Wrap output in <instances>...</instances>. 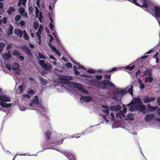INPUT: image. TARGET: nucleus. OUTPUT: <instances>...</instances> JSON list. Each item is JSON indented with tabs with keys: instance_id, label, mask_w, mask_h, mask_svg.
I'll use <instances>...</instances> for the list:
<instances>
[{
	"instance_id": "1",
	"label": "nucleus",
	"mask_w": 160,
	"mask_h": 160,
	"mask_svg": "<svg viewBox=\"0 0 160 160\" xmlns=\"http://www.w3.org/2000/svg\"><path fill=\"white\" fill-rule=\"evenodd\" d=\"M111 75H107L104 77V78L108 80H104L103 82H101L96 80H92L88 81V84L90 85L94 86L96 87L101 89L108 88L107 86H108L114 88L115 86L109 80L111 79Z\"/></svg>"
},
{
	"instance_id": "2",
	"label": "nucleus",
	"mask_w": 160,
	"mask_h": 160,
	"mask_svg": "<svg viewBox=\"0 0 160 160\" xmlns=\"http://www.w3.org/2000/svg\"><path fill=\"white\" fill-rule=\"evenodd\" d=\"M126 93V91L125 90L117 89L113 93L114 99L116 100H120L122 95Z\"/></svg>"
},
{
	"instance_id": "3",
	"label": "nucleus",
	"mask_w": 160,
	"mask_h": 160,
	"mask_svg": "<svg viewBox=\"0 0 160 160\" xmlns=\"http://www.w3.org/2000/svg\"><path fill=\"white\" fill-rule=\"evenodd\" d=\"M45 60H40L38 61V63L42 68L48 72L51 71L52 66L48 62L45 63Z\"/></svg>"
},
{
	"instance_id": "4",
	"label": "nucleus",
	"mask_w": 160,
	"mask_h": 160,
	"mask_svg": "<svg viewBox=\"0 0 160 160\" xmlns=\"http://www.w3.org/2000/svg\"><path fill=\"white\" fill-rule=\"evenodd\" d=\"M134 108L137 111L144 113L145 110L146 109V107L145 105L141 104L136 105Z\"/></svg>"
},
{
	"instance_id": "5",
	"label": "nucleus",
	"mask_w": 160,
	"mask_h": 160,
	"mask_svg": "<svg viewBox=\"0 0 160 160\" xmlns=\"http://www.w3.org/2000/svg\"><path fill=\"white\" fill-rule=\"evenodd\" d=\"M154 8V12L152 14L157 18L160 17V7L159 6H155Z\"/></svg>"
},
{
	"instance_id": "6",
	"label": "nucleus",
	"mask_w": 160,
	"mask_h": 160,
	"mask_svg": "<svg viewBox=\"0 0 160 160\" xmlns=\"http://www.w3.org/2000/svg\"><path fill=\"white\" fill-rule=\"evenodd\" d=\"M62 153L64 154L69 160H75V158L74 156L67 151H63L62 152Z\"/></svg>"
},
{
	"instance_id": "7",
	"label": "nucleus",
	"mask_w": 160,
	"mask_h": 160,
	"mask_svg": "<svg viewBox=\"0 0 160 160\" xmlns=\"http://www.w3.org/2000/svg\"><path fill=\"white\" fill-rule=\"evenodd\" d=\"M155 99L154 97H151L146 96L144 97L143 99V101L145 103H147L153 101Z\"/></svg>"
},
{
	"instance_id": "8",
	"label": "nucleus",
	"mask_w": 160,
	"mask_h": 160,
	"mask_svg": "<svg viewBox=\"0 0 160 160\" xmlns=\"http://www.w3.org/2000/svg\"><path fill=\"white\" fill-rule=\"evenodd\" d=\"M21 49L25 52L28 56H32V55L31 51L27 46H23L22 47Z\"/></svg>"
},
{
	"instance_id": "9",
	"label": "nucleus",
	"mask_w": 160,
	"mask_h": 160,
	"mask_svg": "<svg viewBox=\"0 0 160 160\" xmlns=\"http://www.w3.org/2000/svg\"><path fill=\"white\" fill-rule=\"evenodd\" d=\"M14 32L15 34L20 38H22L23 35V33L22 32V31L21 29L16 28L14 29Z\"/></svg>"
},
{
	"instance_id": "10",
	"label": "nucleus",
	"mask_w": 160,
	"mask_h": 160,
	"mask_svg": "<svg viewBox=\"0 0 160 160\" xmlns=\"http://www.w3.org/2000/svg\"><path fill=\"white\" fill-rule=\"evenodd\" d=\"M3 57L5 60H9L12 57V56L11 54V51L10 50H9L7 53H5L3 55Z\"/></svg>"
},
{
	"instance_id": "11",
	"label": "nucleus",
	"mask_w": 160,
	"mask_h": 160,
	"mask_svg": "<svg viewBox=\"0 0 160 160\" xmlns=\"http://www.w3.org/2000/svg\"><path fill=\"white\" fill-rule=\"evenodd\" d=\"M82 98L84 102H90L92 99V97L90 96L82 97Z\"/></svg>"
},
{
	"instance_id": "12",
	"label": "nucleus",
	"mask_w": 160,
	"mask_h": 160,
	"mask_svg": "<svg viewBox=\"0 0 160 160\" xmlns=\"http://www.w3.org/2000/svg\"><path fill=\"white\" fill-rule=\"evenodd\" d=\"M154 117V115L152 114L147 115L145 117V120L146 122H148V121H151L153 119Z\"/></svg>"
},
{
	"instance_id": "13",
	"label": "nucleus",
	"mask_w": 160,
	"mask_h": 160,
	"mask_svg": "<svg viewBox=\"0 0 160 160\" xmlns=\"http://www.w3.org/2000/svg\"><path fill=\"white\" fill-rule=\"evenodd\" d=\"M51 135V131L48 130L44 133V136L47 140H49Z\"/></svg>"
},
{
	"instance_id": "14",
	"label": "nucleus",
	"mask_w": 160,
	"mask_h": 160,
	"mask_svg": "<svg viewBox=\"0 0 160 160\" xmlns=\"http://www.w3.org/2000/svg\"><path fill=\"white\" fill-rule=\"evenodd\" d=\"M143 76L148 75L151 76L152 75V69L148 68L143 72Z\"/></svg>"
},
{
	"instance_id": "15",
	"label": "nucleus",
	"mask_w": 160,
	"mask_h": 160,
	"mask_svg": "<svg viewBox=\"0 0 160 160\" xmlns=\"http://www.w3.org/2000/svg\"><path fill=\"white\" fill-rule=\"evenodd\" d=\"M147 106L148 110L150 112H153L157 109V108H158V106H151L149 104H148Z\"/></svg>"
},
{
	"instance_id": "16",
	"label": "nucleus",
	"mask_w": 160,
	"mask_h": 160,
	"mask_svg": "<svg viewBox=\"0 0 160 160\" xmlns=\"http://www.w3.org/2000/svg\"><path fill=\"white\" fill-rule=\"evenodd\" d=\"M63 140H60L59 141H56L55 142H48L47 143V144L50 146L51 144L54 143L55 144L60 145L62 143Z\"/></svg>"
},
{
	"instance_id": "17",
	"label": "nucleus",
	"mask_w": 160,
	"mask_h": 160,
	"mask_svg": "<svg viewBox=\"0 0 160 160\" xmlns=\"http://www.w3.org/2000/svg\"><path fill=\"white\" fill-rule=\"evenodd\" d=\"M15 11V8L12 6H10L8 10L7 11L9 15H11L12 13L14 12Z\"/></svg>"
},
{
	"instance_id": "18",
	"label": "nucleus",
	"mask_w": 160,
	"mask_h": 160,
	"mask_svg": "<svg viewBox=\"0 0 160 160\" xmlns=\"http://www.w3.org/2000/svg\"><path fill=\"white\" fill-rule=\"evenodd\" d=\"M13 28L12 26V25H10L8 29V31L7 32V34L8 35H12L13 34Z\"/></svg>"
},
{
	"instance_id": "19",
	"label": "nucleus",
	"mask_w": 160,
	"mask_h": 160,
	"mask_svg": "<svg viewBox=\"0 0 160 160\" xmlns=\"http://www.w3.org/2000/svg\"><path fill=\"white\" fill-rule=\"evenodd\" d=\"M134 119L133 115L132 113H129L127 115V117L125 118V120H133Z\"/></svg>"
},
{
	"instance_id": "20",
	"label": "nucleus",
	"mask_w": 160,
	"mask_h": 160,
	"mask_svg": "<svg viewBox=\"0 0 160 160\" xmlns=\"http://www.w3.org/2000/svg\"><path fill=\"white\" fill-rule=\"evenodd\" d=\"M32 102L33 103H34L36 105L39 104V99L37 96L36 95L34 96V98L33 99Z\"/></svg>"
},
{
	"instance_id": "21",
	"label": "nucleus",
	"mask_w": 160,
	"mask_h": 160,
	"mask_svg": "<svg viewBox=\"0 0 160 160\" xmlns=\"http://www.w3.org/2000/svg\"><path fill=\"white\" fill-rule=\"evenodd\" d=\"M153 80V78L150 76V77H146L145 79V82H149L151 83Z\"/></svg>"
},
{
	"instance_id": "22",
	"label": "nucleus",
	"mask_w": 160,
	"mask_h": 160,
	"mask_svg": "<svg viewBox=\"0 0 160 160\" xmlns=\"http://www.w3.org/2000/svg\"><path fill=\"white\" fill-rule=\"evenodd\" d=\"M125 115L121 111H119V112L117 113L116 115L117 118L118 117L121 118L122 116H124Z\"/></svg>"
},
{
	"instance_id": "23",
	"label": "nucleus",
	"mask_w": 160,
	"mask_h": 160,
	"mask_svg": "<svg viewBox=\"0 0 160 160\" xmlns=\"http://www.w3.org/2000/svg\"><path fill=\"white\" fill-rule=\"evenodd\" d=\"M133 102L135 104H137V105L140 104L142 103V102L139 98H135L134 99Z\"/></svg>"
},
{
	"instance_id": "24",
	"label": "nucleus",
	"mask_w": 160,
	"mask_h": 160,
	"mask_svg": "<svg viewBox=\"0 0 160 160\" xmlns=\"http://www.w3.org/2000/svg\"><path fill=\"white\" fill-rule=\"evenodd\" d=\"M27 0H19L18 4V5L19 7H20L22 4L23 5H24L26 2Z\"/></svg>"
},
{
	"instance_id": "25",
	"label": "nucleus",
	"mask_w": 160,
	"mask_h": 160,
	"mask_svg": "<svg viewBox=\"0 0 160 160\" xmlns=\"http://www.w3.org/2000/svg\"><path fill=\"white\" fill-rule=\"evenodd\" d=\"M133 87L132 86H131L127 88L128 92L132 95L133 94Z\"/></svg>"
},
{
	"instance_id": "26",
	"label": "nucleus",
	"mask_w": 160,
	"mask_h": 160,
	"mask_svg": "<svg viewBox=\"0 0 160 160\" xmlns=\"http://www.w3.org/2000/svg\"><path fill=\"white\" fill-rule=\"evenodd\" d=\"M40 80L42 85L46 86L48 82L46 79H44L42 77H41Z\"/></svg>"
},
{
	"instance_id": "27",
	"label": "nucleus",
	"mask_w": 160,
	"mask_h": 160,
	"mask_svg": "<svg viewBox=\"0 0 160 160\" xmlns=\"http://www.w3.org/2000/svg\"><path fill=\"white\" fill-rule=\"evenodd\" d=\"M5 46V44L3 42L0 43V53L2 52L4 47Z\"/></svg>"
},
{
	"instance_id": "28",
	"label": "nucleus",
	"mask_w": 160,
	"mask_h": 160,
	"mask_svg": "<svg viewBox=\"0 0 160 160\" xmlns=\"http://www.w3.org/2000/svg\"><path fill=\"white\" fill-rule=\"evenodd\" d=\"M148 1H145L143 2V3L142 5H140L139 4V5L138 6L141 8H142V7H144L146 8L147 9L148 8V5L147 3Z\"/></svg>"
},
{
	"instance_id": "29",
	"label": "nucleus",
	"mask_w": 160,
	"mask_h": 160,
	"mask_svg": "<svg viewBox=\"0 0 160 160\" xmlns=\"http://www.w3.org/2000/svg\"><path fill=\"white\" fill-rule=\"evenodd\" d=\"M117 70V68L116 67L112 68L111 70H107L105 72L106 73H111V74L112 73V72L116 71Z\"/></svg>"
},
{
	"instance_id": "30",
	"label": "nucleus",
	"mask_w": 160,
	"mask_h": 160,
	"mask_svg": "<svg viewBox=\"0 0 160 160\" xmlns=\"http://www.w3.org/2000/svg\"><path fill=\"white\" fill-rule=\"evenodd\" d=\"M38 54L39 57V59H42L44 60H46V57L42 53L39 52L38 53Z\"/></svg>"
},
{
	"instance_id": "31",
	"label": "nucleus",
	"mask_w": 160,
	"mask_h": 160,
	"mask_svg": "<svg viewBox=\"0 0 160 160\" xmlns=\"http://www.w3.org/2000/svg\"><path fill=\"white\" fill-rule=\"evenodd\" d=\"M40 12L39 10L38 9V8L37 6L35 7V16L36 17V18H38L40 14Z\"/></svg>"
},
{
	"instance_id": "32",
	"label": "nucleus",
	"mask_w": 160,
	"mask_h": 160,
	"mask_svg": "<svg viewBox=\"0 0 160 160\" xmlns=\"http://www.w3.org/2000/svg\"><path fill=\"white\" fill-rule=\"evenodd\" d=\"M135 68L134 65H132L131 66H128L125 67V68L126 69L128 70L129 71H131Z\"/></svg>"
},
{
	"instance_id": "33",
	"label": "nucleus",
	"mask_w": 160,
	"mask_h": 160,
	"mask_svg": "<svg viewBox=\"0 0 160 160\" xmlns=\"http://www.w3.org/2000/svg\"><path fill=\"white\" fill-rule=\"evenodd\" d=\"M0 10L2 12H5L4 9L3 8V3L2 2H0Z\"/></svg>"
},
{
	"instance_id": "34",
	"label": "nucleus",
	"mask_w": 160,
	"mask_h": 160,
	"mask_svg": "<svg viewBox=\"0 0 160 160\" xmlns=\"http://www.w3.org/2000/svg\"><path fill=\"white\" fill-rule=\"evenodd\" d=\"M128 1L132 2L133 3L136 5L137 6H139V4L138 3L136 0H128Z\"/></svg>"
},
{
	"instance_id": "35",
	"label": "nucleus",
	"mask_w": 160,
	"mask_h": 160,
	"mask_svg": "<svg viewBox=\"0 0 160 160\" xmlns=\"http://www.w3.org/2000/svg\"><path fill=\"white\" fill-rule=\"evenodd\" d=\"M18 12L20 14H22L24 12L25 10L23 8H20L18 9Z\"/></svg>"
},
{
	"instance_id": "36",
	"label": "nucleus",
	"mask_w": 160,
	"mask_h": 160,
	"mask_svg": "<svg viewBox=\"0 0 160 160\" xmlns=\"http://www.w3.org/2000/svg\"><path fill=\"white\" fill-rule=\"evenodd\" d=\"M21 17L19 15H17L15 18L14 20L16 22H18L20 20Z\"/></svg>"
},
{
	"instance_id": "37",
	"label": "nucleus",
	"mask_w": 160,
	"mask_h": 160,
	"mask_svg": "<svg viewBox=\"0 0 160 160\" xmlns=\"http://www.w3.org/2000/svg\"><path fill=\"white\" fill-rule=\"evenodd\" d=\"M39 24L38 23L34 22L33 23V28L35 30H37Z\"/></svg>"
},
{
	"instance_id": "38",
	"label": "nucleus",
	"mask_w": 160,
	"mask_h": 160,
	"mask_svg": "<svg viewBox=\"0 0 160 160\" xmlns=\"http://www.w3.org/2000/svg\"><path fill=\"white\" fill-rule=\"evenodd\" d=\"M111 107V108H115V109L119 110V109H121V106L119 105H118L116 106H112V107Z\"/></svg>"
},
{
	"instance_id": "39",
	"label": "nucleus",
	"mask_w": 160,
	"mask_h": 160,
	"mask_svg": "<svg viewBox=\"0 0 160 160\" xmlns=\"http://www.w3.org/2000/svg\"><path fill=\"white\" fill-rule=\"evenodd\" d=\"M28 93L31 95L35 94V92L33 90L31 89L28 90Z\"/></svg>"
},
{
	"instance_id": "40",
	"label": "nucleus",
	"mask_w": 160,
	"mask_h": 160,
	"mask_svg": "<svg viewBox=\"0 0 160 160\" xmlns=\"http://www.w3.org/2000/svg\"><path fill=\"white\" fill-rule=\"evenodd\" d=\"M42 18H43V16L42 15V12H40V14L39 15V17L38 19L41 23L42 22Z\"/></svg>"
},
{
	"instance_id": "41",
	"label": "nucleus",
	"mask_w": 160,
	"mask_h": 160,
	"mask_svg": "<svg viewBox=\"0 0 160 160\" xmlns=\"http://www.w3.org/2000/svg\"><path fill=\"white\" fill-rule=\"evenodd\" d=\"M88 73H93L95 72V71L94 70L92 69H88L87 71Z\"/></svg>"
},
{
	"instance_id": "42",
	"label": "nucleus",
	"mask_w": 160,
	"mask_h": 160,
	"mask_svg": "<svg viewBox=\"0 0 160 160\" xmlns=\"http://www.w3.org/2000/svg\"><path fill=\"white\" fill-rule=\"evenodd\" d=\"M7 18L5 17L2 19V22L4 24H5L7 23Z\"/></svg>"
},
{
	"instance_id": "43",
	"label": "nucleus",
	"mask_w": 160,
	"mask_h": 160,
	"mask_svg": "<svg viewBox=\"0 0 160 160\" xmlns=\"http://www.w3.org/2000/svg\"><path fill=\"white\" fill-rule=\"evenodd\" d=\"M23 38H24L25 40H27L29 39V36L27 33L24 34Z\"/></svg>"
},
{
	"instance_id": "44",
	"label": "nucleus",
	"mask_w": 160,
	"mask_h": 160,
	"mask_svg": "<svg viewBox=\"0 0 160 160\" xmlns=\"http://www.w3.org/2000/svg\"><path fill=\"white\" fill-rule=\"evenodd\" d=\"M77 87L79 89L80 91H81L82 90H83V87L80 84H78L77 85Z\"/></svg>"
},
{
	"instance_id": "45",
	"label": "nucleus",
	"mask_w": 160,
	"mask_h": 160,
	"mask_svg": "<svg viewBox=\"0 0 160 160\" xmlns=\"http://www.w3.org/2000/svg\"><path fill=\"white\" fill-rule=\"evenodd\" d=\"M43 30V28L42 25H40L38 32H40V33H41V32Z\"/></svg>"
},
{
	"instance_id": "46",
	"label": "nucleus",
	"mask_w": 160,
	"mask_h": 160,
	"mask_svg": "<svg viewBox=\"0 0 160 160\" xmlns=\"http://www.w3.org/2000/svg\"><path fill=\"white\" fill-rule=\"evenodd\" d=\"M141 73V70L140 69H138L135 73V76L137 78L138 77V75L140 74Z\"/></svg>"
},
{
	"instance_id": "47",
	"label": "nucleus",
	"mask_w": 160,
	"mask_h": 160,
	"mask_svg": "<svg viewBox=\"0 0 160 160\" xmlns=\"http://www.w3.org/2000/svg\"><path fill=\"white\" fill-rule=\"evenodd\" d=\"M13 54L14 55H19L21 54L17 50H15L14 51Z\"/></svg>"
},
{
	"instance_id": "48",
	"label": "nucleus",
	"mask_w": 160,
	"mask_h": 160,
	"mask_svg": "<svg viewBox=\"0 0 160 160\" xmlns=\"http://www.w3.org/2000/svg\"><path fill=\"white\" fill-rule=\"evenodd\" d=\"M102 118L105 120V122H109V120L107 119V118L106 117V116L105 115H102Z\"/></svg>"
},
{
	"instance_id": "49",
	"label": "nucleus",
	"mask_w": 160,
	"mask_h": 160,
	"mask_svg": "<svg viewBox=\"0 0 160 160\" xmlns=\"http://www.w3.org/2000/svg\"><path fill=\"white\" fill-rule=\"evenodd\" d=\"M77 65L78 66V69L81 68L82 69H84V67L82 65H80L79 63H77Z\"/></svg>"
},
{
	"instance_id": "50",
	"label": "nucleus",
	"mask_w": 160,
	"mask_h": 160,
	"mask_svg": "<svg viewBox=\"0 0 160 160\" xmlns=\"http://www.w3.org/2000/svg\"><path fill=\"white\" fill-rule=\"evenodd\" d=\"M66 66L68 68H71L72 67V64L70 62L67 63L66 64Z\"/></svg>"
},
{
	"instance_id": "51",
	"label": "nucleus",
	"mask_w": 160,
	"mask_h": 160,
	"mask_svg": "<svg viewBox=\"0 0 160 160\" xmlns=\"http://www.w3.org/2000/svg\"><path fill=\"white\" fill-rule=\"evenodd\" d=\"M140 88L141 89H143L145 87V85L143 83H141L139 84Z\"/></svg>"
},
{
	"instance_id": "52",
	"label": "nucleus",
	"mask_w": 160,
	"mask_h": 160,
	"mask_svg": "<svg viewBox=\"0 0 160 160\" xmlns=\"http://www.w3.org/2000/svg\"><path fill=\"white\" fill-rule=\"evenodd\" d=\"M103 112H104V113H106V114L107 115H109V109H106V110H102Z\"/></svg>"
},
{
	"instance_id": "53",
	"label": "nucleus",
	"mask_w": 160,
	"mask_h": 160,
	"mask_svg": "<svg viewBox=\"0 0 160 160\" xmlns=\"http://www.w3.org/2000/svg\"><path fill=\"white\" fill-rule=\"evenodd\" d=\"M6 67L9 70H10L11 69L10 64L9 63L6 64Z\"/></svg>"
},
{
	"instance_id": "54",
	"label": "nucleus",
	"mask_w": 160,
	"mask_h": 160,
	"mask_svg": "<svg viewBox=\"0 0 160 160\" xmlns=\"http://www.w3.org/2000/svg\"><path fill=\"white\" fill-rule=\"evenodd\" d=\"M63 79L64 80H72V78L71 77H65Z\"/></svg>"
},
{
	"instance_id": "55",
	"label": "nucleus",
	"mask_w": 160,
	"mask_h": 160,
	"mask_svg": "<svg viewBox=\"0 0 160 160\" xmlns=\"http://www.w3.org/2000/svg\"><path fill=\"white\" fill-rule=\"evenodd\" d=\"M41 33H40V32H36V35L38 37V38H41V36L40 35V34H41Z\"/></svg>"
},
{
	"instance_id": "56",
	"label": "nucleus",
	"mask_w": 160,
	"mask_h": 160,
	"mask_svg": "<svg viewBox=\"0 0 160 160\" xmlns=\"http://www.w3.org/2000/svg\"><path fill=\"white\" fill-rule=\"evenodd\" d=\"M19 23L22 26H23L25 25V23L23 21H21L19 22Z\"/></svg>"
},
{
	"instance_id": "57",
	"label": "nucleus",
	"mask_w": 160,
	"mask_h": 160,
	"mask_svg": "<svg viewBox=\"0 0 160 160\" xmlns=\"http://www.w3.org/2000/svg\"><path fill=\"white\" fill-rule=\"evenodd\" d=\"M135 105H132L131 106L130 109L131 111H134L135 109Z\"/></svg>"
},
{
	"instance_id": "58",
	"label": "nucleus",
	"mask_w": 160,
	"mask_h": 160,
	"mask_svg": "<svg viewBox=\"0 0 160 160\" xmlns=\"http://www.w3.org/2000/svg\"><path fill=\"white\" fill-rule=\"evenodd\" d=\"M102 78V75H100L96 76V79L98 80H100Z\"/></svg>"
},
{
	"instance_id": "59",
	"label": "nucleus",
	"mask_w": 160,
	"mask_h": 160,
	"mask_svg": "<svg viewBox=\"0 0 160 160\" xmlns=\"http://www.w3.org/2000/svg\"><path fill=\"white\" fill-rule=\"evenodd\" d=\"M23 86V84H22V85H20L18 87V88H19L20 91L21 92H22L23 91V90L22 89Z\"/></svg>"
},
{
	"instance_id": "60",
	"label": "nucleus",
	"mask_w": 160,
	"mask_h": 160,
	"mask_svg": "<svg viewBox=\"0 0 160 160\" xmlns=\"http://www.w3.org/2000/svg\"><path fill=\"white\" fill-rule=\"evenodd\" d=\"M80 134H75V135H74L72 137V138L75 137L76 138H78L80 137Z\"/></svg>"
},
{
	"instance_id": "61",
	"label": "nucleus",
	"mask_w": 160,
	"mask_h": 160,
	"mask_svg": "<svg viewBox=\"0 0 160 160\" xmlns=\"http://www.w3.org/2000/svg\"><path fill=\"white\" fill-rule=\"evenodd\" d=\"M54 52L57 54L59 56H60L61 55L60 53L58 51L57 49Z\"/></svg>"
},
{
	"instance_id": "62",
	"label": "nucleus",
	"mask_w": 160,
	"mask_h": 160,
	"mask_svg": "<svg viewBox=\"0 0 160 160\" xmlns=\"http://www.w3.org/2000/svg\"><path fill=\"white\" fill-rule=\"evenodd\" d=\"M49 27H50V29H51V30H53V27H54V25H53V24L51 23V22H50V23H49Z\"/></svg>"
},
{
	"instance_id": "63",
	"label": "nucleus",
	"mask_w": 160,
	"mask_h": 160,
	"mask_svg": "<svg viewBox=\"0 0 160 160\" xmlns=\"http://www.w3.org/2000/svg\"><path fill=\"white\" fill-rule=\"evenodd\" d=\"M127 111V109L126 107H124L123 108L122 111L123 113H126Z\"/></svg>"
},
{
	"instance_id": "64",
	"label": "nucleus",
	"mask_w": 160,
	"mask_h": 160,
	"mask_svg": "<svg viewBox=\"0 0 160 160\" xmlns=\"http://www.w3.org/2000/svg\"><path fill=\"white\" fill-rule=\"evenodd\" d=\"M157 100L158 104L160 106V97L157 98Z\"/></svg>"
}]
</instances>
